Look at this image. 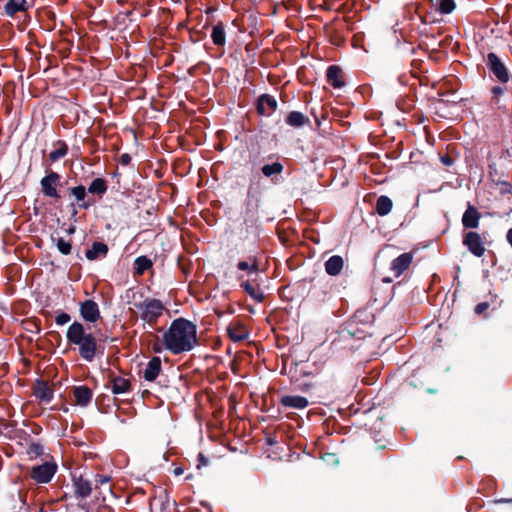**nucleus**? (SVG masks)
<instances>
[{"mask_svg":"<svg viewBox=\"0 0 512 512\" xmlns=\"http://www.w3.org/2000/svg\"><path fill=\"white\" fill-rule=\"evenodd\" d=\"M502 185H503V188H502L503 192H511L512 191V186L509 182L505 181L502 183Z\"/></svg>","mask_w":512,"mask_h":512,"instance_id":"46","label":"nucleus"},{"mask_svg":"<svg viewBox=\"0 0 512 512\" xmlns=\"http://www.w3.org/2000/svg\"><path fill=\"white\" fill-rule=\"evenodd\" d=\"M456 7L454 0H439L438 10L442 14L451 13Z\"/></svg>","mask_w":512,"mask_h":512,"instance_id":"35","label":"nucleus"},{"mask_svg":"<svg viewBox=\"0 0 512 512\" xmlns=\"http://www.w3.org/2000/svg\"><path fill=\"white\" fill-rule=\"evenodd\" d=\"M240 287L244 289V291L256 302L261 303L265 300V294L261 287V283L259 282V276H254L253 278L241 281Z\"/></svg>","mask_w":512,"mask_h":512,"instance_id":"10","label":"nucleus"},{"mask_svg":"<svg viewBox=\"0 0 512 512\" xmlns=\"http://www.w3.org/2000/svg\"><path fill=\"white\" fill-rule=\"evenodd\" d=\"M414 255L412 252H405L391 262L390 270L394 277L401 276L411 265Z\"/></svg>","mask_w":512,"mask_h":512,"instance_id":"13","label":"nucleus"},{"mask_svg":"<svg viewBox=\"0 0 512 512\" xmlns=\"http://www.w3.org/2000/svg\"><path fill=\"white\" fill-rule=\"evenodd\" d=\"M325 271L330 276H338L344 266V260L340 255L331 256L324 264Z\"/></svg>","mask_w":512,"mask_h":512,"instance_id":"22","label":"nucleus"},{"mask_svg":"<svg viewBox=\"0 0 512 512\" xmlns=\"http://www.w3.org/2000/svg\"><path fill=\"white\" fill-rule=\"evenodd\" d=\"M228 405H229V409H228V417L231 418V421H230V425H233L234 423V414L236 412V400H235V397L234 395H231L228 399Z\"/></svg>","mask_w":512,"mask_h":512,"instance_id":"37","label":"nucleus"},{"mask_svg":"<svg viewBox=\"0 0 512 512\" xmlns=\"http://www.w3.org/2000/svg\"><path fill=\"white\" fill-rule=\"evenodd\" d=\"M130 162H131V156L129 154L125 153V154L121 155L120 163L122 165H128V164H130Z\"/></svg>","mask_w":512,"mask_h":512,"instance_id":"43","label":"nucleus"},{"mask_svg":"<svg viewBox=\"0 0 512 512\" xmlns=\"http://www.w3.org/2000/svg\"><path fill=\"white\" fill-rule=\"evenodd\" d=\"M342 69L338 65H330L327 68V82L334 88H342L345 85Z\"/></svg>","mask_w":512,"mask_h":512,"instance_id":"17","label":"nucleus"},{"mask_svg":"<svg viewBox=\"0 0 512 512\" xmlns=\"http://www.w3.org/2000/svg\"><path fill=\"white\" fill-rule=\"evenodd\" d=\"M107 388H109L113 394L120 395L130 391L131 383L128 379L117 376L112 378Z\"/></svg>","mask_w":512,"mask_h":512,"instance_id":"23","label":"nucleus"},{"mask_svg":"<svg viewBox=\"0 0 512 512\" xmlns=\"http://www.w3.org/2000/svg\"><path fill=\"white\" fill-rule=\"evenodd\" d=\"M284 167L280 162H274L272 164H265L262 166L261 171L266 177H271L276 174L282 173Z\"/></svg>","mask_w":512,"mask_h":512,"instance_id":"32","label":"nucleus"},{"mask_svg":"<svg viewBox=\"0 0 512 512\" xmlns=\"http://www.w3.org/2000/svg\"><path fill=\"white\" fill-rule=\"evenodd\" d=\"M69 193L75 198L79 208L88 209L94 204V201H85L87 190L83 185L69 188Z\"/></svg>","mask_w":512,"mask_h":512,"instance_id":"21","label":"nucleus"},{"mask_svg":"<svg viewBox=\"0 0 512 512\" xmlns=\"http://www.w3.org/2000/svg\"><path fill=\"white\" fill-rule=\"evenodd\" d=\"M497 503H508V502H512V498L511 499H499V500H496Z\"/></svg>","mask_w":512,"mask_h":512,"instance_id":"50","label":"nucleus"},{"mask_svg":"<svg viewBox=\"0 0 512 512\" xmlns=\"http://www.w3.org/2000/svg\"><path fill=\"white\" fill-rule=\"evenodd\" d=\"M108 253V246L103 242H94L92 247L88 249L85 253L86 258L90 261L96 260L98 258L106 257Z\"/></svg>","mask_w":512,"mask_h":512,"instance_id":"25","label":"nucleus"},{"mask_svg":"<svg viewBox=\"0 0 512 512\" xmlns=\"http://www.w3.org/2000/svg\"><path fill=\"white\" fill-rule=\"evenodd\" d=\"M237 268L247 271L249 275L259 276V266L256 257H249L248 261L238 262Z\"/></svg>","mask_w":512,"mask_h":512,"instance_id":"27","label":"nucleus"},{"mask_svg":"<svg viewBox=\"0 0 512 512\" xmlns=\"http://www.w3.org/2000/svg\"><path fill=\"white\" fill-rule=\"evenodd\" d=\"M108 186L103 178H95L88 187V192L100 198L107 192Z\"/></svg>","mask_w":512,"mask_h":512,"instance_id":"29","label":"nucleus"},{"mask_svg":"<svg viewBox=\"0 0 512 512\" xmlns=\"http://www.w3.org/2000/svg\"><path fill=\"white\" fill-rule=\"evenodd\" d=\"M440 160H441L442 164L447 167L453 165V163H454V159L449 154L441 155Z\"/></svg>","mask_w":512,"mask_h":512,"instance_id":"41","label":"nucleus"},{"mask_svg":"<svg viewBox=\"0 0 512 512\" xmlns=\"http://www.w3.org/2000/svg\"><path fill=\"white\" fill-rule=\"evenodd\" d=\"M183 473H184V469H183L182 467H176V468L174 469V474H175V476H180V475H182Z\"/></svg>","mask_w":512,"mask_h":512,"instance_id":"48","label":"nucleus"},{"mask_svg":"<svg viewBox=\"0 0 512 512\" xmlns=\"http://www.w3.org/2000/svg\"><path fill=\"white\" fill-rule=\"evenodd\" d=\"M33 395L42 403H50L53 399V390L47 382L37 379L33 386Z\"/></svg>","mask_w":512,"mask_h":512,"instance_id":"14","label":"nucleus"},{"mask_svg":"<svg viewBox=\"0 0 512 512\" xmlns=\"http://www.w3.org/2000/svg\"><path fill=\"white\" fill-rule=\"evenodd\" d=\"M71 320V317L68 313L62 312L58 314L55 318V322L57 325H65Z\"/></svg>","mask_w":512,"mask_h":512,"instance_id":"39","label":"nucleus"},{"mask_svg":"<svg viewBox=\"0 0 512 512\" xmlns=\"http://www.w3.org/2000/svg\"><path fill=\"white\" fill-rule=\"evenodd\" d=\"M481 213L470 203L462 216V225L466 229H475L479 226Z\"/></svg>","mask_w":512,"mask_h":512,"instance_id":"15","label":"nucleus"},{"mask_svg":"<svg viewBox=\"0 0 512 512\" xmlns=\"http://www.w3.org/2000/svg\"><path fill=\"white\" fill-rule=\"evenodd\" d=\"M285 123L293 128H300L310 124L308 116L299 111H291L285 118Z\"/></svg>","mask_w":512,"mask_h":512,"instance_id":"20","label":"nucleus"},{"mask_svg":"<svg viewBox=\"0 0 512 512\" xmlns=\"http://www.w3.org/2000/svg\"><path fill=\"white\" fill-rule=\"evenodd\" d=\"M162 340L165 349L172 354L191 351L198 341L196 325L185 318H177L163 333Z\"/></svg>","mask_w":512,"mask_h":512,"instance_id":"1","label":"nucleus"},{"mask_svg":"<svg viewBox=\"0 0 512 512\" xmlns=\"http://www.w3.org/2000/svg\"><path fill=\"white\" fill-rule=\"evenodd\" d=\"M67 341L77 346L80 357L86 362H92L97 354L99 345L96 337L87 332L84 325L78 321L73 322L66 332Z\"/></svg>","mask_w":512,"mask_h":512,"instance_id":"2","label":"nucleus"},{"mask_svg":"<svg viewBox=\"0 0 512 512\" xmlns=\"http://www.w3.org/2000/svg\"><path fill=\"white\" fill-rule=\"evenodd\" d=\"M226 448H228L230 451H233V452H235L237 450L235 446H232L229 443H226Z\"/></svg>","mask_w":512,"mask_h":512,"instance_id":"51","label":"nucleus"},{"mask_svg":"<svg viewBox=\"0 0 512 512\" xmlns=\"http://www.w3.org/2000/svg\"><path fill=\"white\" fill-rule=\"evenodd\" d=\"M374 321L375 316L369 308H360L340 330V336L343 340L350 338L361 340L367 336H372Z\"/></svg>","mask_w":512,"mask_h":512,"instance_id":"3","label":"nucleus"},{"mask_svg":"<svg viewBox=\"0 0 512 512\" xmlns=\"http://www.w3.org/2000/svg\"><path fill=\"white\" fill-rule=\"evenodd\" d=\"M60 182L61 176L59 173L52 170L47 172V174L40 180V187L43 195L55 200L60 199L61 195L57 190V187L60 186Z\"/></svg>","mask_w":512,"mask_h":512,"instance_id":"6","label":"nucleus"},{"mask_svg":"<svg viewBox=\"0 0 512 512\" xmlns=\"http://www.w3.org/2000/svg\"><path fill=\"white\" fill-rule=\"evenodd\" d=\"M56 246L63 255H69L71 253V243L64 240L62 237L56 239Z\"/></svg>","mask_w":512,"mask_h":512,"instance_id":"36","label":"nucleus"},{"mask_svg":"<svg viewBox=\"0 0 512 512\" xmlns=\"http://www.w3.org/2000/svg\"><path fill=\"white\" fill-rule=\"evenodd\" d=\"M463 245L476 257H482L486 251L481 235L474 231L463 235Z\"/></svg>","mask_w":512,"mask_h":512,"instance_id":"8","label":"nucleus"},{"mask_svg":"<svg viewBox=\"0 0 512 512\" xmlns=\"http://www.w3.org/2000/svg\"><path fill=\"white\" fill-rule=\"evenodd\" d=\"M211 36L215 44H224V29L221 23H218L216 26H214Z\"/></svg>","mask_w":512,"mask_h":512,"instance_id":"34","label":"nucleus"},{"mask_svg":"<svg viewBox=\"0 0 512 512\" xmlns=\"http://www.w3.org/2000/svg\"><path fill=\"white\" fill-rule=\"evenodd\" d=\"M392 207V200L386 195H381L376 201L375 211L379 216H386L391 212Z\"/></svg>","mask_w":512,"mask_h":512,"instance_id":"26","label":"nucleus"},{"mask_svg":"<svg viewBox=\"0 0 512 512\" xmlns=\"http://www.w3.org/2000/svg\"><path fill=\"white\" fill-rule=\"evenodd\" d=\"M108 481H109V477H107V476H99V479L97 480V482H99L101 484L107 483Z\"/></svg>","mask_w":512,"mask_h":512,"instance_id":"49","label":"nucleus"},{"mask_svg":"<svg viewBox=\"0 0 512 512\" xmlns=\"http://www.w3.org/2000/svg\"><path fill=\"white\" fill-rule=\"evenodd\" d=\"M197 460H198L197 469H201V467L207 466L208 462H209L208 458L202 453L198 454Z\"/></svg>","mask_w":512,"mask_h":512,"instance_id":"42","label":"nucleus"},{"mask_svg":"<svg viewBox=\"0 0 512 512\" xmlns=\"http://www.w3.org/2000/svg\"><path fill=\"white\" fill-rule=\"evenodd\" d=\"M384 282L391 283V282H392V279L385 278V279H384Z\"/></svg>","mask_w":512,"mask_h":512,"instance_id":"54","label":"nucleus"},{"mask_svg":"<svg viewBox=\"0 0 512 512\" xmlns=\"http://www.w3.org/2000/svg\"><path fill=\"white\" fill-rule=\"evenodd\" d=\"M74 491L75 495L78 498L85 499L90 496L92 492V487L90 481L87 479H84L83 477L75 478L74 479Z\"/></svg>","mask_w":512,"mask_h":512,"instance_id":"24","label":"nucleus"},{"mask_svg":"<svg viewBox=\"0 0 512 512\" xmlns=\"http://www.w3.org/2000/svg\"><path fill=\"white\" fill-rule=\"evenodd\" d=\"M57 469L58 466L55 462H44L31 468L30 477L38 484H47L52 480Z\"/></svg>","mask_w":512,"mask_h":512,"instance_id":"7","label":"nucleus"},{"mask_svg":"<svg viewBox=\"0 0 512 512\" xmlns=\"http://www.w3.org/2000/svg\"><path fill=\"white\" fill-rule=\"evenodd\" d=\"M230 368L233 373L238 374L239 364L235 359L230 362Z\"/></svg>","mask_w":512,"mask_h":512,"instance_id":"44","label":"nucleus"},{"mask_svg":"<svg viewBox=\"0 0 512 512\" xmlns=\"http://www.w3.org/2000/svg\"><path fill=\"white\" fill-rule=\"evenodd\" d=\"M240 18L238 16H235L233 19H232V25L237 28L238 30H240Z\"/></svg>","mask_w":512,"mask_h":512,"instance_id":"45","label":"nucleus"},{"mask_svg":"<svg viewBox=\"0 0 512 512\" xmlns=\"http://www.w3.org/2000/svg\"><path fill=\"white\" fill-rule=\"evenodd\" d=\"M226 335L233 342H242L249 337V330L242 320L234 318L226 327Z\"/></svg>","mask_w":512,"mask_h":512,"instance_id":"9","label":"nucleus"},{"mask_svg":"<svg viewBox=\"0 0 512 512\" xmlns=\"http://www.w3.org/2000/svg\"><path fill=\"white\" fill-rule=\"evenodd\" d=\"M506 241L512 248V228H510L506 233Z\"/></svg>","mask_w":512,"mask_h":512,"instance_id":"47","label":"nucleus"},{"mask_svg":"<svg viewBox=\"0 0 512 512\" xmlns=\"http://www.w3.org/2000/svg\"><path fill=\"white\" fill-rule=\"evenodd\" d=\"M74 230H75V228H74V227H71V228L69 229V232H70V233H73V232H74Z\"/></svg>","mask_w":512,"mask_h":512,"instance_id":"55","label":"nucleus"},{"mask_svg":"<svg viewBox=\"0 0 512 512\" xmlns=\"http://www.w3.org/2000/svg\"><path fill=\"white\" fill-rule=\"evenodd\" d=\"M152 266L151 260L146 256H139L134 261V269L137 274H143Z\"/></svg>","mask_w":512,"mask_h":512,"instance_id":"31","label":"nucleus"},{"mask_svg":"<svg viewBox=\"0 0 512 512\" xmlns=\"http://www.w3.org/2000/svg\"><path fill=\"white\" fill-rule=\"evenodd\" d=\"M225 313H233V310H230L228 307H226Z\"/></svg>","mask_w":512,"mask_h":512,"instance_id":"53","label":"nucleus"},{"mask_svg":"<svg viewBox=\"0 0 512 512\" xmlns=\"http://www.w3.org/2000/svg\"><path fill=\"white\" fill-rule=\"evenodd\" d=\"M278 108L277 100L269 94H261L256 101V111L261 116H271Z\"/></svg>","mask_w":512,"mask_h":512,"instance_id":"11","label":"nucleus"},{"mask_svg":"<svg viewBox=\"0 0 512 512\" xmlns=\"http://www.w3.org/2000/svg\"><path fill=\"white\" fill-rule=\"evenodd\" d=\"M57 148L50 152L49 159L51 162H56L65 157L68 153V145L63 140H57L54 144Z\"/></svg>","mask_w":512,"mask_h":512,"instance_id":"28","label":"nucleus"},{"mask_svg":"<svg viewBox=\"0 0 512 512\" xmlns=\"http://www.w3.org/2000/svg\"><path fill=\"white\" fill-rule=\"evenodd\" d=\"M280 403L287 408L304 409L308 406L309 401L306 397L300 395H285L280 399Z\"/></svg>","mask_w":512,"mask_h":512,"instance_id":"16","label":"nucleus"},{"mask_svg":"<svg viewBox=\"0 0 512 512\" xmlns=\"http://www.w3.org/2000/svg\"><path fill=\"white\" fill-rule=\"evenodd\" d=\"M161 370V359L157 356L152 357L143 370V378L146 381H154Z\"/></svg>","mask_w":512,"mask_h":512,"instance_id":"18","label":"nucleus"},{"mask_svg":"<svg viewBox=\"0 0 512 512\" xmlns=\"http://www.w3.org/2000/svg\"><path fill=\"white\" fill-rule=\"evenodd\" d=\"M43 453V446L39 443H32L28 448V454L40 456Z\"/></svg>","mask_w":512,"mask_h":512,"instance_id":"38","label":"nucleus"},{"mask_svg":"<svg viewBox=\"0 0 512 512\" xmlns=\"http://www.w3.org/2000/svg\"><path fill=\"white\" fill-rule=\"evenodd\" d=\"M507 92V84L495 85L490 89L491 101L494 104H499L500 97Z\"/></svg>","mask_w":512,"mask_h":512,"instance_id":"33","label":"nucleus"},{"mask_svg":"<svg viewBox=\"0 0 512 512\" xmlns=\"http://www.w3.org/2000/svg\"><path fill=\"white\" fill-rule=\"evenodd\" d=\"M226 18H229V19H230V18H231V16H230L228 13H226Z\"/></svg>","mask_w":512,"mask_h":512,"instance_id":"56","label":"nucleus"},{"mask_svg":"<svg viewBox=\"0 0 512 512\" xmlns=\"http://www.w3.org/2000/svg\"><path fill=\"white\" fill-rule=\"evenodd\" d=\"M81 317L90 323H95L100 319V310L98 304L94 300H85L80 304Z\"/></svg>","mask_w":512,"mask_h":512,"instance_id":"12","label":"nucleus"},{"mask_svg":"<svg viewBox=\"0 0 512 512\" xmlns=\"http://www.w3.org/2000/svg\"><path fill=\"white\" fill-rule=\"evenodd\" d=\"M4 9L8 16H14L16 13L26 10V0H9Z\"/></svg>","mask_w":512,"mask_h":512,"instance_id":"30","label":"nucleus"},{"mask_svg":"<svg viewBox=\"0 0 512 512\" xmlns=\"http://www.w3.org/2000/svg\"><path fill=\"white\" fill-rule=\"evenodd\" d=\"M73 396L77 405L85 407L91 402L93 393L90 388L82 385L74 387Z\"/></svg>","mask_w":512,"mask_h":512,"instance_id":"19","label":"nucleus"},{"mask_svg":"<svg viewBox=\"0 0 512 512\" xmlns=\"http://www.w3.org/2000/svg\"><path fill=\"white\" fill-rule=\"evenodd\" d=\"M495 167H496L495 163L489 165V169H490V174L491 175H492V170L495 169Z\"/></svg>","mask_w":512,"mask_h":512,"instance_id":"52","label":"nucleus"},{"mask_svg":"<svg viewBox=\"0 0 512 512\" xmlns=\"http://www.w3.org/2000/svg\"><path fill=\"white\" fill-rule=\"evenodd\" d=\"M489 308L488 302H481L475 306L474 312L478 315L482 314Z\"/></svg>","mask_w":512,"mask_h":512,"instance_id":"40","label":"nucleus"},{"mask_svg":"<svg viewBox=\"0 0 512 512\" xmlns=\"http://www.w3.org/2000/svg\"><path fill=\"white\" fill-rule=\"evenodd\" d=\"M133 305L140 311V319L149 326L156 324L165 311L163 303L155 298H146L142 302H134Z\"/></svg>","mask_w":512,"mask_h":512,"instance_id":"5","label":"nucleus"},{"mask_svg":"<svg viewBox=\"0 0 512 512\" xmlns=\"http://www.w3.org/2000/svg\"><path fill=\"white\" fill-rule=\"evenodd\" d=\"M485 64L492 79L500 84H508L512 74L503 58L495 52H489L485 57Z\"/></svg>","mask_w":512,"mask_h":512,"instance_id":"4","label":"nucleus"}]
</instances>
